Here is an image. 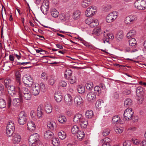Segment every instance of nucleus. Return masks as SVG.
<instances>
[{"label":"nucleus","instance_id":"f257e3e1","mask_svg":"<svg viewBox=\"0 0 146 146\" xmlns=\"http://www.w3.org/2000/svg\"><path fill=\"white\" fill-rule=\"evenodd\" d=\"M17 88L18 89V92L19 98L14 99L12 103V100L11 97L10 96H7V107L9 108L11 107L12 104L14 106H16L17 104L23 103V95L22 94V92L21 90L20 87H18Z\"/></svg>","mask_w":146,"mask_h":146},{"label":"nucleus","instance_id":"f03ea898","mask_svg":"<svg viewBox=\"0 0 146 146\" xmlns=\"http://www.w3.org/2000/svg\"><path fill=\"white\" fill-rule=\"evenodd\" d=\"M39 135L36 133L31 135L29 139V146H42V144L39 140Z\"/></svg>","mask_w":146,"mask_h":146},{"label":"nucleus","instance_id":"7ed1b4c3","mask_svg":"<svg viewBox=\"0 0 146 146\" xmlns=\"http://www.w3.org/2000/svg\"><path fill=\"white\" fill-rule=\"evenodd\" d=\"M135 7L140 10L146 9V1L143 0H137L134 4Z\"/></svg>","mask_w":146,"mask_h":146},{"label":"nucleus","instance_id":"20e7f679","mask_svg":"<svg viewBox=\"0 0 146 146\" xmlns=\"http://www.w3.org/2000/svg\"><path fill=\"white\" fill-rule=\"evenodd\" d=\"M26 114L24 111L20 113L18 117V122L19 124L23 125H24L27 121L26 116Z\"/></svg>","mask_w":146,"mask_h":146},{"label":"nucleus","instance_id":"39448f33","mask_svg":"<svg viewBox=\"0 0 146 146\" xmlns=\"http://www.w3.org/2000/svg\"><path fill=\"white\" fill-rule=\"evenodd\" d=\"M117 15L118 14L115 11L110 13L106 17V21L108 23L112 22L117 18Z\"/></svg>","mask_w":146,"mask_h":146},{"label":"nucleus","instance_id":"423d86ee","mask_svg":"<svg viewBox=\"0 0 146 146\" xmlns=\"http://www.w3.org/2000/svg\"><path fill=\"white\" fill-rule=\"evenodd\" d=\"M133 113V112L132 111V109L128 108L124 112L123 116L126 120H129L131 119Z\"/></svg>","mask_w":146,"mask_h":146},{"label":"nucleus","instance_id":"0eeeda50","mask_svg":"<svg viewBox=\"0 0 146 146\" xmlns=\"http://www.w3.org/2000/svg\"><path fill=\"white\" fill-rule=\"evenodd\" d=\"M137 20V18L136 15H131L126 17L124 20V22L127 24H131L133 23Z\"/></svg>","mask_w":146,"mask_h":146},{"label":"nucleus","instance_id":"6e6552de","mask_svg":"<svg viewBox=\"0 0 146 146\" xmlns=\"http://www.w3.org/2000/svg\"><path fill=\"white\" fill-rule=\"evenodd\" d=\"M86 98L87 100L89 102H94L96 100L95 93L93 92L88 93L87 95Z\"/></svg>","mask_w":146,"mask_h":146},{"label":"nucleus","instance_id":"1a4fd4ad","mask_svg":"<svg viewBox=\"0 0 146 146\" xmlns=\"http://www.w3.org/2000/svg\"><path fill=\"white\" fill-rule=\"evenodd\" d=\"M23 80L24 83L29 86H31L33 84L32 80L29 75H25L23 78Z\"/></svg>","mask_w":146,"mask_h":146},{"label":"nucleus","instance_id":"9d476101","mask_svg":"<svg viewBox=\"0 0 146 146\" xmlns=\"http://www.w3.org/2000/svg\"><path fill=\"white\" fill-rule=\"evenodd\" d=\"M97 11L96 8L91 6L88 8L85 12V15L87 17H91Z\"/></svg>","mask_w":146,"mask_h":146},{"label":"nucleus","instance_id":"9b49d317","mask_svg":"<svg viewBox=\"0 0 146 146\" xmlns=\"http://www.w3.org/2000/svg\"><path fill=\"white\" fill-rule=\"evenodd\" d=\"M64 99L65 103L67 105L70 106L72 104L73 100L70 94H68L65 95Z\"/></svg>","mask_w":146,"mask_h":146},{"label":"nucleus","instance_id":"f8f14e48","mask_svg":"<svg viewBox=\"0 0 146 146\" xmlns=\"http://www.w3.org/2000/svg\"><path fill=\"white\" fill-rule=\"evenodd\" d=\"M21 139V136L20 134L17 133H15L13 134L12 140L14 144H18L20 142Z\"/></svg>","mask_w":146,"mask_h":146},{"label":"nucleus","instance_id":"ddd939ff","mask_svg":"<svg viewBox=\"0 0 146 146\" xmlns=\"http://www.w3.org/2000/svg\"><path fill=\"white\" fill-rule=\"evenodd\" d=\"M83 118H84L81 114L78 113L75 115L73 118V120L75 123L79 124Z\"/></svg>","mask_w":146,"mask_h":146},{"label":"nucleus","instance_id":"4468645a","mask_svg":"<svg viewBox=\"0 0 146 146\" xmlns=\"http://www.w3.org/2000/svg\"><path fill=\"white\" fill-rule=\"evenodd\" d=\"M8 94L12 96H14L16 95V92L15 91V87L13 86H9L7 88Z\"/></svg>","mask_w":146,"mask_h":146},{"label":"nucleus","instance_id":"2eb2a0df","mask_svg":"<svg viewBox=\"0 0 146 146\" xmlns=\"http://www.w3.org/2000/svg\"><path fill=\"white\" fill-rule=\"evenodd\" d=\"M40 89L38 84L33 86L31 90V92L34 96L37 95L40 92Z\"/></svg>","mask_w":146,"mask_h":146},{"label":"nucleus","instance_id":"dca6fc26","mask_svg":"<svg viewBox=\"0 0 146 146\" xmlns=\"http://www.w3.org/2000/svg\"><path fill=\"white\" fill-rule=\"evenodd\" d=\"M104 35L105 38V40H104V43L106 41L107 42H109V39H111L112 40L114 38V36L113 34L110 33L106 34V33L104 32Z\"/></svg>","mask_w":146,"mask_h":146},{"label":"nucleus","instance_id":"f3484780","mask_svg":"<svg viewBox=\"0 0 146 146\" xmlns=\"http://www.w3.org/2000/svg\"><path fill=\"white\" fill-rule=\"evenodd\" d=\"M54 97L56 101L58 102H60L62 99V96L60 93L58 92L55 93Z\"/></svg>","mask_w":146,"mask_h":146},{"label":"nucleus","instance_id":"a211bd4d","mask_svg":"<svg viewBox=\"0 0 146 146\" xmlns=\"http://www.w3.org/2000/svg\"><path fill=\"white\" fill-rule=\"evenodd\" d=\"M136 94L137 97L143 96L144 92L143 88L141 86L138 87L136 90Z\"/></svg>","mask_w":146,"mask_h":146},{"label":"nucleus","instance_id":"6ab92c4d","mask_svg":"<svg viewBox=\"0 0 146 146\" xmlns=\"http://www.w3.org/2000/svg\"><path fill=\"white\" fill-rule=\"evenodd\" d=\"M27 128L31 131L34 130L35 129V126L34 122L31 121H29L27 125Z\"/></svg>","mask_w":146,"mask_h":146},{"label":"nucleus","instance_id":"aec40b11","mask_svg":"<svg viewBox=\"0 0 146 146\" xmlns=\"http://www.w3.org/2000/svg\"><path fill=\"white\" fill-rule=\"evenodd\" d=\"M101 141L103 143L102 146H110V139L108 138H105L104 139H102Z\"/></svg>","mask_w":146,"mask_h":146},{"label":"nucleus","instance_id":"412c9836","mask_svg":"<svg viewBox=\"0 0 146 146\" xmlns=\"http://www.w3.org/2000/svg\"><path fill=\"white\" fill-rule=\"evenodd\" d=\"M48 128L51 130L55 129L56 127V124L53 121L48 122L47 125Z\"/></svg>","mask_w":146,"mask_h":146},{"label":"nucleus","instance_id":"4be33fe9","mask_svg":"<svg viewBox=\"0 0 146 146\" xmlns=\"http://www.w3.org/2000/svg\"><path fill=\"white\" fill-rule=\"evenodd\" d=\"M44 135L45 139H48L51 138L53 137V133L50 131L48 130L45 132Z\"/></svg>","mask_w":146,"mask_h":146},{"label":"nucleus","instance_id":"5701e85b","mask_svg":"<svg viewBox=\"0 0 146 146\" xmlns=\"http://www.w3.org/2000/svg\"><path fill=\"white\" fill-rule=\"evenodd\" d=\"M16 79L18 83V87H21V74L19 71H17L15 73Z\"/></svg>","mask_w":146,"mask_h":146},{"label":"nucleus","instance_id":"b1692460","mask_svg":"<svg viewBox=\"0 0 146 146\" xmlns=\"http://www.w3.org/2000/svg\"><path fill=\"white\" fill-rule=\"evenodd\" d=\"M75 104L79 105L83 102V100L81 97H76L74 99Z\"/></svg>","mask_w":146,"mask_h":146},{"label":"nucleus","instance_id":"393cba45","mask_svg":"<svg viewBox=\"0 0 146 146\" xmlns=\"http://www.w3.org/2000/svg\"><path fill=\"white\" fill-rule=\"evenodd\" d=\"M79 125L83 129H86L88 124V121L85 119L84 118L79 123Z\"/></svg>","mask_w":146,"mask_h":146},{"label":"nucleus","instance_id":"a878e982","mask_svg":"<svg viewBox=\"0 0 146 146\" xmlns=\"http://www.w3.org/2000/svg\"><path fill=\"white\" fill-rule=\"evenodd\" d=\"M132 104V101L130 98L126 99L124 102V106L126 108L131 106Z\"/></svg>","mask_w":146,"mask_h":146},{"label":"nucleus","instance_id":"bb28decb","mask_svg":"<svg viewBox=\"0 0 146 146\" xmlns=\"http://www.w3.org/2000/svg\"><path fill=\"white\" fill-rule=\"evenodd\" d=\"M84 132L82 131H79L77 134V138L80 141H81L83 139L84 137Z\"/></svg>","mask_w":146,"mask_h":146},{"label":"nucleus","instance_id":"cd10ccee","mask_svg":"<svg viewBox=\"0 0 146 146\" xmlns=\"http://www.w3.org/2000/svg\"><path fill=\"white\" fill-rule=\"evenodd\" d=\"M50 13L52 16L54 18L58 17L59 15L58 11L55 9H51Z\"/></svg>","mask_w":146,"mask_h":146},{"label":"nucleus","instance_id":"c85d7f7f","mask_svg":"<svg viewBox=\"0 0 146 146\" xmlns=\"http://www.w3.org/2000/svg\"><path fill=\"white\" fill-rule=\"evenodd\" d=\"M52 107L50 105L46 104L45 105L44 109L47 113H51L52 111Z\"/></svg>","mask_w":146,"mask_h":146},{"label":"nucleus","instance_id":"c756f323","mask_svg":"<svg viewBox=\"0 0 146 146\" xmlns=\"http://www.w3.org/2000/svg\"><path fill=\"white\" fill-rule=\"evenodd\" d=\"M91 0H83L82 6L84 8H86L91 4Z\"/></svg>","mask_w":146,"mask_h":146},{"label":"nucleus","instance_id":"7c9ffc66","mask_svg":"<svg viewBox=\"0 0 146 146\" xmlns=\"http://www.w3.org/2000/svg\"><path fill=\"white\" fill-rule=\"evenodd\" d=\"M86 116L88 118H91L94 116V114L92 111L91 110H87L86 112Z\"/></svg>","mask_w":146,"mask_h":146},{"label":"nucleus","instance_id":"2f4dec72","mask_svg":"<svg viewBox=\"0 0 146 146\" xmlns=\"http://www.w3.org/2000/svg\"><path fill=\"white\" fill-rule=\"evenodd\" d=\"M136 34V31L135 30H131L128 33L127 35V37L128 38H132L134 37Z\"/></svg>","mask_w":146,"mask_h":146},{"label":"nucleus","instance_id":"473e14b6","mask_svg":"<svg viewBox=\"0 0 146 146\" xmlns=\"http://www.w3.org/2000/svg\"><path fill=\"white\" fill-rule=\"evenodd\" d=\"M58 136L60 139H64L66 137V134L63 131H61L58 133Z\"/></svg>","mask_w":146,"mask_h":146},{"label":"nucleus","instance_id":"72a5a7b5","mask_svg":"<svg viewBox=\"0 0 146 146\" xmlns=\"http://www.w3.org/2000/svg\"><path fill=\"white\" fill-rule=\"evenodd\" d=\"M120 120V117L117 115H115L113 117L112 122L113 124H117L119 122Z\"/></svg>","mask_w":146,"mask_h":146},{"label":"nucleus","instance_id":"f704fd0d","mask_svg":"<svg viewBox=\"0 0 146 146\" xmlns=\"http://www.w3.org/2000/svg\"><path fill=\"white\" fill-rule=\"evenodd\" d=\"M68 80L69 82L71 84L75 83L76 81V77L75 76H71L68 77L66 78Z\"/></svg>","mask_w":146,"mask_h":146},{"label":"nucleus","instance_id":"c9c22d12","mask_svg":"<svg viewBox=\"0 0 146 146\" xmlns=\"http://www.w3.org/2000/svg\"><path fill=\"white\" fill-rule=\"evenodd\" d=\"M11 82V80L10 79L7 78L4 80L3 82H2V83L3 84L6 88H7L9 86Z\"/></svg>","mask_w":146,"mask_h":146},{"label":"nucleus","instance_id":"e433bc0d","mask_svg":"<svg viewBox=\"0 0 146 146\" xmlns=\"http://www.w3.org/2000/svg\"><path fill=\"white\" fill-rule=\"evenodd\" d=\"M43 110L41 106H39L37 109V114L39 118L41 117L43 114Z\"/></svg>","mask_w":146,"mask_h":146},{"label":"nucleus","instance_id":"4c0bfd02","mask_svg":"<svg viewBox=\"0 0 146 146\" xmlns=\"http://www.w3.org/2000/svg\"><path fill=\"white\" fill-rule=\"evenodd\" d=\"M123 32L122 31H120L117 33L116 38L119 40H121L123 38Z\"/></svg>","mask_w":146,"mask_h":146},{"label":"nucleus","instance_id":"58836bf2","mask_svg":"<svg viewBox=\"0 0 146 146\" xmlns=\"http://www.w3.org/2000/svg\"><path fill=\"white\" fill-rule=\"evenodd\" d=\"M72 73V72L70 69H67L65 72L64 76L65 78H66L71 76Z\"/></svg>","mask_w":146,"mask_h":146},{"label":"nucleus","instance_id":"ea45409f","mask_svg":"<svg viewBox=\"0 0 146 146\" xmlns=\"http://www.w3.org/2000/svg\"><path fill=\"white\" fill-rule=\"evenodd\" d=\"M129 45L131 46H134L137 45V42L135 39L134 38H132L129 40Z\"/></svg>","mask_w":146,"mask_h":146},{"label":"nucleus","instance_id":"a19ab883","mask_svg":"<svg viewBox=\"0 0 146 146\" xmlns=\"http://www.w3.org/2000/svg\"><path fill=\"white\" fill-rule=\"evenodd\" d=\"M99 24L98 20L95 19H93L92 22H91L90 26L92 28H94L96 26H97Z\"/></svg>","mask_w":146,"mask_h":146},{"label":"nucleus","instance_id":"79ce46f5","mask_svg":"<svg viewBox=\"0 0 146 146\" xmlns=\"http://www.w3.org/2000/svg\"><path fill=\"white\" fill-rule=\"evenodd\" d=\"M20 88L22 93H23V95H25V94H27L31 92L28 88H26V87H22L21 86Z\"/></svg>","mask_w":146,"mask_h":146},{"label":"nucleus","instance_id":"37998d69","mask_svg":"<svg viewBox=\"0 0 146 146\" xmlns=\"http://www.w3.org/2000/svg\"><path fill=\"white\" fill-rule=\"evenodd\" d=\"M79 131V128L76 125H74L72 128L71 131L73 134L77 133Z\"/></svg>","mask_w":146,"mask_h":146},{"label":"nucleus","instance_id":"c03bdc74","mask_svg":"<svg viewBox=\"0 0 146 146\" xmlns=\"http://www.w3.org/2000/svg\"><path fill=\"white\" fill-rule=\"evenodd\" d=\"M77 90L78 93L82 94L84 92L85 88L84 86L79 85L77 87Z\"/></svg>","mask_w":146,"mask_h":146},{"label":"nucleus","instance_id":"a18cd8bd","mask_svg":"<svg viewBox=\"0 0 146 146\" xmlns=\"http://www.w3.org/2000/svg\"><path fill=\"white\" fill-rule=\"evenodd\" d=\"M85 86L86 89L89 90H91L93 86V83L92 82H88Z\"/></svg>","mask_w":146,"mask_h":146},{"label":"nucleus","instance_id":"49530a36","mask_svg":"<svg viewBox=\"0 0 146 146\" xmlns=\"http://www.w3.org/2000/svg\"><path fill=\"white\" fill-rule=\"evenodd\" d=\"M58 120L59 122L62 123L66 122V119L65 116H60L58 117Z\"/></svg>","mask_w":146,"mask_h":146},{"label":"nucleus","instance_id":"de8ad7c7","mask_svg":"<svg viewBox=\"0 0 146 146\" xmlns=\"http://www.w3.org/2000/svg\"><path fill=\"white\" fill-rule=\"evenodd\" d=\"M99 87H100V89L101 88L102 89L105 90L108 87H110V85L108 82L106 83V85L101 83L100 84Z\"/></svg>","mask_w":146,"mask_h":146},{"label":"nucleus","instance_id":"09e8293b","mask_svg":"<svg viewBox=\"0 0 146 146\" xmlns=\"http://www.w3.org/2000/svg\"><path fill=\"white\" fill-rule=\"evenodd\" d=\"M94 90L95 91L97 94H98L99 95L100 94H101L102 92V90L100 89V87L99 86H96L94 88Z\"/></svg>","mask_w":146,"mask_h":146},{"label":"nucleus","instance_id":"8fccbe9b","mask_svg":"<svg viewBox=\"0 0 146 146\" xmlns=\"http://www.w3.org/2000/svg\"><path fill=\"white\" fill-rule=\"evenodd\" d=\"M73 18L75 20L78 19L80 17V14L78 11H75L73 13Z\"/></svg>","mask_w":146,"mask_h":146},{"label":"nucleus","instance_id":"3c124183","mask_svg":"<svg viewBox=\"0 0 146 146\" xmlns=\"http://www.w3.org/2000/svg\"><path fill=\"white\" fill-rule=\"evenodd\" d=\"M25 100H30L31 98V93H29L27 94H25L23 95Z\"/></svg>","mask_w":146,"mask_h":146},{"label":"nucleus","instance_id":"603ef678","mask_svg":"<svg viewBox=\"0 0 146 146\" xmlns=\"http://www.w3.org/2000/svg\"><path fill=\"white\" fill-rule=\"evenodd\" d=\"M93 32L94 34L97 36H98L101 33V29L99 28L97 29H94Z\"/></svg>","mask_w":146,"mask_h":146},{"label":"nucleus","instance_id":"864d4df0","mask_svg":"<svg viewBox=\"0 0 146 146\" xmlns=\"http://www.w3.org/2000/svg\"><path fill=\"white\" fill-rule=\"evenodd\" d=\"M6 103L5 101L3 99H1L0 100V108H3L5 107Z\"/></svg>","mask_w":146,"mask_h":146},{"label":"nucleus","instance_id":"5fc2aeb1","mask_svg":"<svg viewBox=\"0 0 146 146\" xmlns=\"http://www.w3.org/2000/svg\"><path fill=\"white\" fill-rule=\"evenodd\" d=\"M55 81L54 77L53 76H52L49 80L48 83L50 85L52 86L54 84Z\"/></svg>","mask_w":146,"mask_h":146},{"label":"nucleus","instance_id":"6e6d98bb","mask_svg":"<svg viewBox=\"0 0 146 146\" xmlns=\"http://www.w3.org/2000/svg\"><path fill=\"white\" fill-rule=\"evenodd\" d=\"M40 9L41 11L44 14L46 15L47 14L48 8H47V7L42 5Z\"/></svg>","mask_w":146,"mask_h":146},{"label":"nucleus","instance_id":"4d7b16f0","mask_svg":"<svg viewBox=\"0 0 146 146\" xmlns=\"http://www.w3.org/2000/svg\"><path fill=\"white\" fill-rule=\"evenodd\" d=\"M110 133V130L109 129H104L102 133L103 135L104 136H106L108 135Z\"/></svg>","mask_w":146,"mask_h":146},{"label":"nucleus","instance_id":"13d9d810","mask_svg":"<svg viewBox=\"0 0 146 146\" xmlns=\"http://www.w3.org/2000/svg\"><path fill=\"white\" fill-rule=\"evenodd\" d=\"M7 127H9L11 128H15L14 124L13 122L11 121H9Z\"/></svg>","mask_w":146,"mask_h":146},{"label":"nucleus","instance_id":"bf43d9fd","mask_svg":"<svg viewBox=\"0 0 146 146\" xmlns=\"http://www.w3.org/2000/svg\"><path fill=\"white\" fill-rule=\"evenodd\" d=\"M131 93V91L128 89H125L122 92L123 94L125 95H128L130 94Z\"/></svg>","mask_w":146,"mask_h":146},{"label":"nucleus","instance_id":"052dcab7","mask_svg":"<svg viewBox=\"0 0 146 146\" xmlns=\"http://www.w3.org/2000/svg\"><path fill=\"white\" fill-rule=\"evenodd\" d=\"M14 131L12 130H6V133L8 137H10L14 133Z\"/></svg>","mask_w":146,"mask_h":146},{"label":"nucleus","instance_id":"680f3d73","mask_svg":"<svg viewBox=\"0 0 146 146\" xmlns=\"http://www.w3.org/2000/svg\"><path fill=\"white\" fill-rule=\"evenodd\" d=\"M131 143V142L130 140L126 141L123 143V146H130Z\"/></svg>","mask_w":146,"mask_h":146},{"label":"nucleus","instance_id":"e2e57ef3","mask_svg":"<svg viewBox=\"0 0 146 146\" xmlns=\"http://www.w3.org/2000/svg\"><path fill=\"white\" fill-rule=\"evenodd\" d=\"M96 106L97 108H102L101 102L100 100H97L96 103Z\"/></svg>","mask_w":146,"mask_h":146},{"label":"nucleus","instance_id":"0e129e2a","mask_svg":"<svg viewBox=\"0 0 146 146\" xmlns=\"http://www.w3.org/2000/svg\"><path fill=\"white\" fill-rule=\"evenodd\" d=\"M58 139L54 138L52 140V142L53 145L55 146H57L58 144Z\"/></svg>","mask_w":146,"mask_h":146},{"label":"nucleus","instance_id":"69168bd1","mask_svg":"<svg viewBox=\"0 0 146 146\" xmlns=\"http://www.w3.org/2000/svg\"><path fill=\"white\" fill-rule=\"evenodd\" d=\"M49 5L48 1L47 0H44L43 1L42 5L47 7V8H48Z\"/></svg>","mask_w":146,"mask_h":146},{"label":"nucleus","instance_id":"338daca9","mask_svg":"<svg viewBox=\"0 0 146 146\" xmlns=\"http://www.w3.org/2000/svg\"><path fill=\"white\" fill-rule=\"evenodd\" d=\"M137 97V100L138 103L139 104H142L143 100V97L140 96Z\"/></svg>","mask_w":146,"mask_h":146},{"label":"nucleus","instance_id":"774afa93","mask_svg":"<svg viewBox=\"0 0 146 146\" xmlns=\"http://www.w3.org/2000/svg\"><path fill=\"white\" fill-rule=\"evenodd\" d=\"M93 19L91 18H88L85 20V23L90 25L91 22H92Z\"/></svg>","mask_w":146,"mask_h":146}]
</instances>
